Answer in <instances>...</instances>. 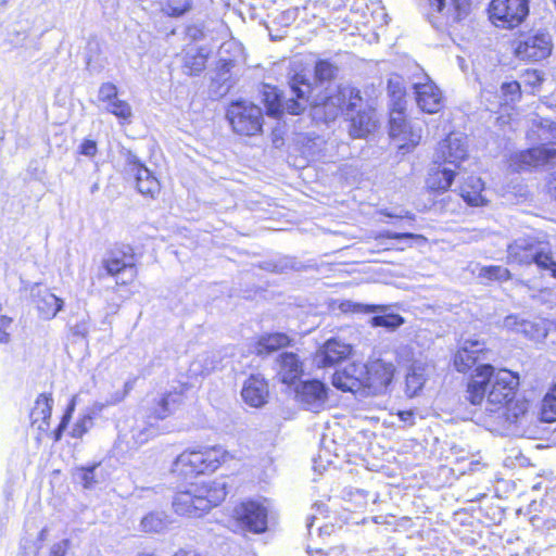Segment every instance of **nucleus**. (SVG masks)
<instances>
[{
  "label": "nucleus",
  "instance_id": "72a5a7b5",
  "mask_svg": "<svg viewBox=\"0 0 556 556\" xmlns=\"http://www.w3.org/2000/svg\"><path fill=\"white\" fill-rule=\"evenodd\" d=\"M135 178L137 190L142 195H147L153 199L160 193V182L148 167L140 168L138 174L135 175Z\"/></svg>",
  "mask_w": 556,
  "mask_h": 556
},
{
  "label": "nucleus",
  "instance_id": "f03ea898",
  "mask_svg": "<svg viewBox=\"0 0 556 556\" xmlns=\"http://www.w3.org/2000/svg\"><path fill=\"white\" fill-rule=\"evenodd\" d=\"M354 356L350 345V361L354 359ZM395 371L392 363L380 358L368 364H357L353 361L350 364V393L361 397L383 394L388 391Z\"/></svg>",
  "mask_w": 556,
  "mask_h": 556
},
{
  "label": "nucleus",
  "instance_id": "a211bd4d",
  "mask_svg": "<svg viewBox=\"0 0 556 556\" xmlns=\"http://www.w3.org/2000/svg\"><path fill=\"white\" fill-rule=\"evenodd\" d=\"M224 52L225 51H220V55H223ZM235 66V59L220 56L210 85V93L213 98L219 99L229 92L233 86L231 71Z\"/></svg>",
  "mask_w": 556,
  "mask_h": 556
},
{
  "label": "nucleus",
  "instance_id": "5701e85b",
  "mask_svg": "<svg viewBox=\"0 0 556 556\" xmlns=\"http://www.w3.org/2000/svg\"><path fill=\"white\" fill-rule=\"evenodd\" d=\"M484 343L479 340H465L454 357V366L460 372H466L478 361L479 354L484 351Z\"/></svg>",
  "mask_w": 556,
  "mask_h": 556
},
{
  "label": "nucleus",
  "instance_id": "e2e57ef3",
  "mask_svg": "<svg viewBox=\"0 0 556 556\" xmlns=\"http://www.w3.org/2000/svg\"><path fill=\"white\" fill-rule=\"evenodd\" d=\"M342 455L343 457L348 456V450L345 444H340L339 446H336L334 448V455L339 457V455Z\"/></svg>",
  "mask_w": 556,
  "mask_h": 556
},
{
  "label": "nucleus",
  "instance_id": "bf43d9fd",
  "mask_svg": "<svg viewBox=\"0 0 556 556\" xmlns=\"http://www.w3.org/2000/svg\"><path fill=\"white\" fill-rule=\"evenodd\" d=\"M154 494V490L151 488H142L136 491L135 496L138 498L150 497Z\"/></svg>",
  "mask_w": 556,
  "mask_h": 556
},
{
  "label": "nucleus",
  "instance_id": "a18cd8bd",
  "mask_svg": "<svg viewBox=\"0 0 556 556\" xmlns=\"http://www.w3.org/2000/svg\"><path fill=\"white\" fill-rule=\"evenodd\" d=\"M190 9L188 0H168L163 11L170 16H180Z\"/></svg>",
  "mask_w": 556,
  "mask_h": 556
},
{
  "label": "nucleus",
  "instance_id": "864d4df0",
  "mask_svg": "<svg viewBox=\"0 0 556 556\" xmlns=\"http://www.w3.org/2000/svg\"><path fill=\"white\" fill-rule=\"evenodd\" d=\"M331 383L334 388L343 392L348 391V370L345 367L333 372Z\"/></svg>",
  "mask_w": 556,
  "mask_h": 556
},
{
  "label": "nucleus",
  "instance_id": "bb28decb",
  "mask_svg": "<svg viewBox=\"0 0 556 556\" xmlns=\"http://www.w3.org/2000/svg\"><path fill=\"white\" fill-rule=\"evenodd\" d=\"M53 399L45 393L40 394L30 412V421L33 426H37L39 431L49 429V420L51 418Z\"/></svg>",
  "mask_w": 556,
  "mask_h": 556
},
{
  "label": "nucleus",
  "instance_id": "c756f323",
  "mask_svg": "<svg viewBox=\"0 0 556 556\" xmlns=\"http://www.w3.org/2000/svg\"><path fill=\"white\" fill-rule=\"evenodd\" d=\"M528 413V403L525 400H511L503 406L497 413H494L497 422L500 425H513L518 424Z\"/></svg>",
  "mask_w": 556,
  "mask_h": 556
},
{
  "label": "nucleus",
  "instance_id": "6ab92c4d",
  "mask_svg": "<svg viewBox=\"0 0 556 556\" xmlns=\"http://www.w3.org/2000/svg\"><path fill=\"white\" fill-rule=\"evenodd\" d=\"M268 395L267 381L261 375H251L242 386V400L251 407L258 408L265 405Z\"/></svg>",
  "mask_w": 556,
  "mask_h": 556
},
{
  "label": "nucleus",
  "instance_id": "13d9d810",
  "mask_svg": "<svg viewBox=\"0 0 556 556\" xmlns=\"http://www.w3.org/2000/svg\"><path fill=\"white\" fill-rule=\"evenodd\" d=\"M70 541L62 540L52 545L50 556H65L68 549Z\"/></svg>",
  "mask_w": 556,
  "mask_h": 556
},
{
  "label": "nucleus",
  "instance_id": "e433bc0d",
  "mask_svg": "<svg viewBox=\"0 0 556 556\" xmlns=\"http://www.w3.org/2000/svg\"><path fill=\"white\" fill-rule=\"evenodd\" d=\"M102 268L110 276H116L121 273H130V279L135 275V267L131 263V257L126 260L125 255L119 257L115 253H111L106 258L102 261Z\"/></svg>",
  "mask_w": 556,
  "mask_h": 556
},
{
  "label": "nucleus",
  "instance_id": "3c124183",
  "mask_svg": "<svg viewBox=\"0 0 556 556\" xmlns=\"http://www.w3.org/2000/svg\"><path fill=\"white\" fill-rule=\"evenodd\" d=\"M75 409V399L73 397L70 404L67 405V408L61 419V422L59 427L54 430V441H59L62 438L63 431L66 429L71 418L72 414Z\"/></svg>",
  "mask_w": 556,
  "mask_h": 556
},
{
  "label": "nucleus",
  "instance_id": "8fccbe9b",
  "mask_svg": "<svg viewBox=\"0 0 556 556\" xmlns=\"http://www.w3.org/2000/svg\"><path fill=\"white\" fill-rule=\"evenodd\" d=\"M97 467L98 465H93L78 469L76 477L83 483L85 489H91L97 483L94 479V470Z\"/></svg>",
  "mask_w": 556,
  "mask_h": 556
},
{
  "label": "nucleus",
  "instance_id": "f3484780",
  "mask_svg": "<svg viewBox=\"0 0 556 556\" xmlns=\"http://www.w3.org/2000/svg\"><path fill=\"white\" fill-rule=\"evenodd\" d=\"M387 306L365 305L350 302V313L352 314H381L372 316L369 320L372 327H384L389 330H395L404 324V318L399 314H387Z\"/></svg>",
  "mask_w": 556,
  "mask_h": 556
},
{
  "label": "nucleus",
  "instance_id": "412c9836",
  "mask_svg": "<svg viewBox=\"0 0 556 556\" xmlns=\"http://www.w3.org/2000/svg\"><path fill=\"white\" fill-rule=\"evenodd\" d=\"M348 356V345L337 339H329L313 356V364L317 368H327L338 365Z\"/></svg>",
  "mask_w": 556,
  "mask_h": 556
},
{
  "label": "nucleus",
  "instance_id": "052dcab7",
  "mask_svg": "<svg viewBox=\"0 0 556 556\" xmlns=\"http://www.w3.org/2000/svg\"><path fill=\"white\" fill-rule=\"evenodd\" d=\"M397 415L402 421L413 424L414 414L412 410H401Z\"/></svg>",
  "mask_w": 556,
  "mask_h": 556
},
{
  "label": "nucleus",
  "instance_id": "f257e3e1",
  "mask_svg": "<svg viewBox=\"0 0 556 556\" xmlns=\"http://www.w3.org/2000/svg\"><path fill=\"white\" fill-rule=\"evenodd\" d=\"M517 386L518 377L511 371L482 365L476 368L467 386L466 400L472 405L484 404V409L493 415L513 400Z\"/></svg>",
  "mask_w": 556,
  "mask_h": 556
},
{
  "label": "nucleus",
  "instance_id": "4468645a",
  "mask_svg": "<svg viewBox=\"0 0 556 556\" xmlns=\"http://www.w3.org/2000/svg\"><path fill=\"white\" fill-rule=\"evenodd\" d=\"M553 42L548 33H536L519 40L515 52L521 60L540 61L552 53Z\"/></svg>",
  "mask_w": 556,
  "mask_h": 556
},
{
  "label": "nucleus",
  "instance_id": "58836bf2",
  "mask_svg": "<svg viewBox=\"0 0 556 556\" xmlns=\"http://www.w3.org/2000/svg\"><path fill=\"white\" fill-rule=\"evenodd\" d=\"M217 356L213 352H204L199 354L190 365V372L194 376L206 375L214 370L217 366Z\"/></svg>",
  "mask_w": 556,
  "mask_h": 556
},
{
  "label": "nucleus",
  "instance_id": "393cba45",
  "mask_svg": "<svg viewBox=\"0 0 556 556\" xmlns=\"http://www.w3.org/2000/svg\"><path fill=\"white\" fill-rule=\"evenodd\" d=\"M430 366L422 362H414L405 377V394L414 397L422 390L428 376Z\"/></svg>",
  "mask_w": 556,
  "mask_h": 556
},
{
  "label": "nucleus",
  "instance_id": "338daca9",
  "mask_svg": "<svg viewBox=\"0 0 556 556\" xmlns=\"http://www.w3.org/2000/svg\"><path fill=\"white\" fill-rule=\"evenodd\" d=\"M317 519H318V518H317V516H316V515H312V516H308V517H307V523H306V526H307V528H308V531H309V532L312 531V528L314 527V523H315V521H316Z\"/></svg>",
  "mask_w": 556,
  "mask_h": 556
},
{
  "label": "nucleus",
  "instance_id": "6e6d98bb",
  "mask_svg": "<svg viewBox=\"0 0 556 556\" xmlns=\"http://www.w3.org/2000/svg\"><path fill=\"white\" fill-rule=\"evenodd\" d=\"M78 152H79V154L85 155L87 157H93L98 152L97 142L91 139H85L80 143V146L78 148Z\"/></svg>",
  "mask_w": 556,
  "mask_h": 556
},
{
  "label": "nucleus",
  "instance_id": "b1692460",
  "mask_svg": "<svg viewBox=\"0 0 556 556\" xmlns=\"http://www.w3.org/2000/svg\"><path fill=\"white\" fill-rule=\"evenodd\" d=\"M303 372L302 364L296 354L283 352L277 358V377L285 384H291Z\"/></svg>",
  "mask_w": 556,
  "mask_h": 556
},
{
  "label": "nucleus",
  "instance_id": "680f3d73",
  "mask_svg": "<svg viewBox=\"0 0 556 556\" xmlns=\"http://www.w3.org/2000/svg\"><path fill=\"white\" fill-rule=\"evenodd\" d=\"M174 556H201V555L198 554L194 549L180 548L174 554Z\"/></svg>",
  "mask_w": 556,
  "mask_h": 556
},
{
  "label": "nucleus",
  "instance_id": "dca6fc26",
  "mask_svg": "<svg viewBox=\"0 0 556 556\" xmlns=\"http://www.w3.org/2000/svg\"><path fill=\"white\" fill-rule=\"evenodd\" d=\"M556 159V149L531 148L510 155L509 166L515 172L528 170Z\"/></svg>",
  "mask_w": 556,
  "mask_h": 556
},
{
  "label": "nucleus",
  "instance_id": "9d476101",
  "mask_svg": "<svg viewBox=\"0 0 556 556\" xmlns=\"http://www.w3.org/2000/svg\"><path fill=\"white\" fill-rule=\"evenodd\" d=\"M530 0H492L489 7L490 20L497 27L519 26L529 14Z\"/></svg>",
  "mask_w": 556,
  "mask_h": 556
},
{
  "label": "nucleus",
  "instance_id": "f8f14e48",
  "mask_svg": "<svg viewBox=\"0 0 556 556\" xmlns=\"http://www.w3.org/2000/svg\"><path fill=\"white\" fill-rule=\"evenodd\" d=\"M237 521L243 529L253 533H263L267 529V507L257 501H244L233 510Z\"/></svg>",
  "mask_w": 556,
  "mask_h": 556
},
{
  "label": "nucleus",
  "instance_id": "37998d69",
  "mask_svg": "<svg viewBox=\"0 0 556 556\" xmlns=\"http://www.w3.org/2000/svg\"><path fill=\"white\" fill-rule=\"evenodd\" d=\"M105 110L124 121L129 119L132 115L130 105L126 101L119 99L112 102L111 104H108Z\"/></svg>",
  "mask_w": 556,
  "mask_h": 556
},
{
  "label": "nucleus",
  "instance_id": "6e6552de",
  "mask_svg": "<svg viewBox=\"0 0 556 556\" xmlns=\"http://www.w3.org/2000/svg\"><path fill=\"white\" fill-rule=\"evenodd\" d=\"M232 130L240 136H255L263 129V111L252 102H231L226 113Z\"/></svg>",
  "mask_w": 556,
  "mask_h": 556
},
{
  "label": "nucleus",
  "instance_id": "cd10ccee",
  "mask_svg": "<svg viewBox=\"0 0 556 556\" xmlns=\"http://www.w3.org/2000/svg\"><path fill=\"white\" fill-rule=\"evenodd\" d=\"M455 175L454 169L448 167L441 168V165H438L429 170L426 186L431 191L445 192L452 186Z\"/></svg>",
  "mask_w": 556,
  "mask_h": 556
},
{
  "label": "nucleus",
  "instance_id": "4c0bfd02",
  "mask_svg": "<svg viewBox=\"0 0 556 556\" xmlns=\"http://www.w3.org/2000/svg\"><path fill=\"white\" fill-rule=\"evenodd\" d=\"M533 263L542 270H547L556 278V252H553L548 244L540 243L535 252Z\"/></svg>",
  "mask_w": 556,
  "mask_h": 556
},
{
  "label": "nucleus",
  "instance_id": "a19ab883",
  "mask_svg": "<svg viewBox=\"0 0 556 556\" xmlns=\"http://www.w3.org/2000/svg\"><path fill=\"white\" fill-rule=\"evenodd\" d=\"M511 277L510 271L498 265L484 266L479 271V278L484 280L507 281Z\"/></svg>",
  "mask_w": 556,
  "mask_h": 556
},
{
  "label": "nucleus",
  "instance_id": "7ed1b4c3",
  "mask_svg": "<svg viewBox=\"0 0 556 556\" xmlns=\"http://www.w3.org/2000/svg\"><path fill=\"white\" fill-rule=\"evenodd\" d=\"M227 483L224 479L202 484H190L178 491L173 500L176 514L188 517H200L219 505L227 496Z\"/></svg>",
  "mask_w": 556,
  "mask_h": 556
},
{
  "label": "nucleus",
  "instance_id": "f704fd0d",
  "mask_svg": "<svg viewBox=\"0 0 556 556\" xmlns=\"http://www.w3.org/2000/svg\"><path fill=\"white\" fill-rule=\"evenodd\" d=\"M207 60V52L203 48H190L184 56V67L188 75H198L204 68Z\"/></svg>",
  "mask_w": 556,
  "mask_h": 556
},
{
  "label": "nucleus",
  "instance_id": "0eeeda50",
  "mask_svg": "<svg viewBox=\"0 0 556 556\" xmlns=\"http://www.w3.org/2000/svg\"><path fill=\"white\" fill-rule=\"evenodd\" d=\"M228 453L222 446L186 450L177 456L173 471L184 477H193L215 471Z\"/></svg>",
  "mask_w": 556,
  "mask_h": 556
},
{
  "label": "nucleus",
  "instance_id": "aec40b11",
  "mask_svg": "<svg viewBox=\"0 0 556 556\" xmlns=\"http://www.w3.org/2000/svg\"><path fill=\"white\" fill-rule=\"evenodd\" d=\"M414 89L418 106L426 113L433 114L442 108L440 89L426 77L425 83H415Z\"/></svg>",
  "mask_w": 556,
  "mask_h": 556
},
{
  "label": "nucleus",
  "instance_id": "603ef678",
  "mask_svg": "<svg viewBox=\"0 0 556 556\" xmlns=\"http://www.w3.org/2000/svg\"><path fill=\"white\" fill-rule=\"evenodd\" d=\"M125 163L128 166V170L134 175L138 174L140 168H147V166L140 161V159L130 150L124 152Z\"/></svg>",
  "mask_w": 556,
  "mask_h": 556
},
{
  "label": "nucleus",
  "instance_id": "c9c22d12",
  "mask_svg": "<svg viewBox=\"0 0 556 556\" xmlns=\"http://www.w3.org/2000/svg\"><path fill=\"white\" fill-rule=\"evenodd\" d=\"M170 520L164 511H151L140 521V528L146 533H164Z\"/></svg>",
  "mask_w": 556,
  "mask_h": 556
},
{
  "label": "nucleus",
  "instance_id": "774afa93",
  "mask_svg": "<svg viewBox=\"0 0 556 556\" xmlns=\"http://www.w3.org/2000/svg\"><path fill=\"white\" fill-rule=\"evenodd\" d=\"M453 2L457 10H460L468 4V0H453Z\"/></svg>",
  "mask_w": 556,
  "mask_h": 556
},
{
  "label": "nucleus",
  "instance_id": "49530a36",
  "mask_svg": "<svg viewBox=\"0 0 556 556\" xmlns=\"http://www.w3.org/2000/svg\"><path fill=\"white\" fill-rule=\"evenodd\" d=\"M388 93L390 98L395 101H402V99L405 98L402 77L393 76L388 80Z\"/></svg>",
  "mask_w": 556,
  "mask_h": 556
},
{
  "label": "nucleus",
  "instance_id": "9b49d317",
  "mask_svg": "<svg viewBox=\"0 0 556 556\" xmlns=\"http://www.w3.org/2000/svg\"><path fill=\"white\" fill-rule=\"evenodd\" d=\"M389 119V136L403 153L415 149L420 140L422 129L416 123L408 119L407 115Z\"/></svg>",
  "mask_w": 556,
  "mask_h": 556
},
{
  "label": "nucleus",
  "instance_id": "423d86ee",
  "mask_svg": "<svg viewBox=\"0 0 556 556\" xmlns=\"http://www.w3.org/2000/svg\"><path fill=\"white\" fill-rule=\"evenodd\" d=\"M338 73L339 68L328 60H319L315 64V85L312 84L314 90L307 104L315 110L321 111L327 122L336 119L343 112L344 96L337 85V94H323L319 89L324 86H326V90L331 89Z\"/></svg>",
  "mask_w": 556,
  "mask_h": 556
},
{
  "label": "nucleus",
  "instance_id": "09e8293b",
  "mask_svg": "<svg viewBox=\"0 0 556 556\" xmlns=\"http://www.w3.org/2000/svg\"><path fill=\"white\" fill-rule=\"evenodd\" d=\"M98 99L106 105L116 101L118 99L116 86L112 83L102 84L99 88Z\"/></svg>",
  "mask_w": 556,
  "mask_h": 556
},
{
  "label": "nucleus",
  "instance_id": "ea45409f",
  "mask_svg": "<svg viewBox=\"0 0 556 556\" xmlns=\"http://www.w3.org/2000/svg\"><path fill=\"white\" fill-rule=\"evenodd\" d=\"M541 418L545 422L556 420V383L549 389L542 401Z\"/></svg>",
  "mask_w": 556,
  "mask_h": 556
},
{
  "label": "nucleus",
  "instance_id": "4d7b16f0",
  "mask_svg": "<svg viewBox=\"0 0 556 556\" xmlns=\"http://www.w3.org/2000/svg\"><path fill=\"white\" fill-rule=\"evenodd\" d=\"M377 240L382 238H389V239H420L422 236L415 235L410 232H392V231H383L380 232L375 237Z\"/></svg>",
  "mask_w": 556,
  "mask_h": 556
},
{
  "label": "nucleus",
  "instance_id": "473e14b6",
  "mask_svg": "<svg viewBox=\"0 0 556 556\" xmlns=\"http://www.w3.org/2000/svg\"><path fill=\"white\" fill-rule=\"evenodd\" d=\"M289 343L290 339L287 334L275 332L261 337L254 346V351L257 355L264 356L289 345Z\"/></svg>",
  "mask_w": 556,
  "mask_h": 556
},
{
  "label": "nucleus",
  "instance_id": "c85d7f7f",
  "mask_svg": "<svg viewBox=\"0 0 556 556\" xmlns=\"http://www.w3.org/2000/svg\"><path fill=\"white\" fill-rule=\"evenodd\" d=\"M37 309L43 319H52L63 307V300L49 290L38 291L35 298Z\"/></svg>",
  "mask_w": 556,
  "mask_h": 556
},
{
  "label": "nucleus",
  "instance_id": "4be33fe9",
  "mask_svg": "<svg viewBox=\"0 0 556 556\" xmlns=\"http://www.w3.org/2000/svg\"><path fill=\"white\" fill-rule=\"evenodd\" d=\"M539 241L530 238H519L508 245L507 258L510 263L530 265L535 260V252L540 247Z\"/></svg>",
  "mask_w": 556,
  "mask_h": 556
},
{
  "label": "nucleus",
  "instance_id": "de8ad7c7",
  "mask_svg": "<svg viewBox=\"0 0 556 556\" xmlns=\"http://www.w3.org/2000/svg\"><path fill=\"white\" fill-rule=\"evenodd\" d=\"M93 426V418L91 415H84L79 418L74 427L72 428L71 435L73 438H81L85 433L89 431Z\"/></svg>",
  "mask_w": 556,
  "mask_h": 556
},
{
  "label": "nucleus",
  "instance_id": "69168bd1",
  "mask_svg": "<svg viewBox=\"0 0 556 556\" xmlns=\"http://www.w3.org/2000/svg\"><path fill=\"white\" fill-rule=\"evenodd\" d=\"M383 214L386 216L392 217V218H404V217L412 218V215H409L408 212H406L404 215L403 214H393V213H389V212H383Z\"/></svg>",
  "mask_w": 556,
  "mask_h": 556
},
{
  "label": "nucleus",
  "instance_id": "0e129e2a",
  "mask_svg": "<svg viewBox=\"0 0 556 556\" xmlns=\"http://www.w3.org/2000/svg\"><path fill=\"white\" fill-rule=\"evenodd\" d=\"M430 5L434 7L437 12H441L444 8L445 0H429Z\"/></svg>",
  "mask_w": 556,
  "mask_h": 556
},
{
  "label": "nucleus",
  "instance_id": "a878e982",
  "mask_svg": "<svg viewBox=\"0 0 556 556\" xmlns=\"http://www.w3.org/2000/svg\"><path fill=\"white\" fill-rule=\"evenodd\" d=\"M356 5V10L350 12V25L354 24V28L356 33H350V35L355 36L358 35L366 39L369 43L378 40V35L375 31H370L367 34H363L359 25L367 27L370 24L371 14L368 12V8L364 0H354V4Z\"/></svg>",
  "mask_w": 556,
  "mask_h": 556
},
{
  "label": "nucleus",
  "instance_id": "2f4dec72",
  "mask_svg": "<svg viewBox=\"0 0 556 556\" xmlns=\"http://www.w3.org/2000/svg\"><path fill=\"white\" fill-rule=\"evenodd\" d=\"M484 184L479 177L471 176L460 187V195L466 203L471 206H480L485 204V199L482 195Z\"/></svg>",
  "mask_w": 556,
  "mask_h": 556
},
{
  "label": "nucleus",
  "instance_id": "39448f33",
  "mask_svg": "<svg viewBox=\"0 0 556 556\" xmlns=\"http://www.w3.org/2000/svg\"><path fill=\"white\" fill-rule=\"evenodd\" d=\"M182 395L178 392H167L143 401V405L131 428L132 438L138 444H143L156 435V424L165 419L181 403Z\"/></svg>",
  "mask_w": 556,
  "mask_h": 556
},
{
  "label": "nucleus",
  "instance_id": "ddd939ff",
  "mask_svg": "<svg viewBox=\"0 0 556 556\" xmlns=\"http://www.w3.org/2000/svg\"><path fill=\"white\" fill-rule=\"evenodd\" d=\"M468 156L465 138L460 134H451L440 141L433 154L435 165L450 164L459 167Z\"/></svg>",
  "mask_w": 556,
  "mask_h": 556
},
{
  "label": "nucleus",
  "instance_id": "5fc2aeb1",
  "mask_svg": "<svg viewBox=\"0 0 556 556\" xmlns=\"http://www.w3.org/2000/svg\"><path fill=\"white\" fill-rule=\"evenodd\" d=\"M390 113H389V119L397 118L400 116L406 115V100L405 98L402 99V101H395L394 99H391L390 103Z\"/></svg>",
  "mask_w": 556,
  "mask_h": 556
},
{
  "label": "nucleus",
  "instance_id": "1a4fd4ad",
  "mask_svg": "<svg viewBox=\"0 0 556 556\" xmlns=\"http://www.w3.org/2000/svg\"><path fill=\"white\" fill-rule=\"evenodd\" d=\"M378 127V118L371 104L363 103L359 90L350 89V137L366 138Z\"/></svg>",
  "mask_w": 556,
  "mask_h": 556
},
{
  "label": "nucleus",
  "instance_id": "c03bdc74",
  "mask_svg": "<svg viewBox=\"0 0 556 556\" xmlns=\"http://www.w3.org/2000/svg\"><path fill=\"white\" fill-rule=\"evenodd\" d=\"M502 98L505 104L514 102L520 98V85L517 81H508L502 84Z\"/></svg>",
  "mask_w": 556,
  "mask_h": 556
},
{
  "label": "nucleus",
  "instance_id": "20e7f679",
  "mask_svg": "<svg viewBox=\"0 0 556 556\" xmlns=\"http://www.w3.org/2000/svg\"><path fill=\"white\" fill-rule=\"evenodd\" d=\"M292 97L285 100L280 91L270 85H264L262 90L263 102L267 114L280 117L285 112L291 115H300L308 106L307 101L313 92L312 83L304 73H295L290 81Z\"/></svg>",
  "mask_w": 556,
  "mask_h": 556
},
{
  "label": "nucleus",
  "instance_id": "7c9ffc66",
  "mask_svg": "<svg viewBox=\"0 0 556 556\" xmlns=\"http://www.w3.org/2000/svg\"><path fill=\"white\" fill-rule=\"evenodd\" d=\"M10 45L14 48H25L27 51H18L17 55L23 61L33 59L39 51V41L31 38L26 31H15L9 35Z\"/></svg>",
  "mask_w": 556,
  "mask_h": 556
},
{
  "label": "nucleus",
  "instance_id": "79ce46f5",
  "mask_svg": "<svg viewBox=\"0 0 556 556\" xmlns=\"http://www.w3.org/2000/svg\"><path fill=\"white\" fill-rule=\"evenodd\" d=\"M538 127L540 140L556 144V123L541 119Z\"/></svg>",
  "mask_w": 556,
  "mask_h": 556
},
{
  "label": "nucleus",
  "instance_id": "2eb2a0df",
  "mask_svg": "<svg viewBox=\"0 0 556 556\" xmlns=\"http://www.w3.org/2000/svg\"><path fill=\"white\" fill-rule=\"evenodd\" d=\"M328 388L319 380L303 381L296 389V397L301 405L313 413L325 408Z\"/></svg>",
  "mask_w": 556,
  "mask_h": 556
}]
</instances>
